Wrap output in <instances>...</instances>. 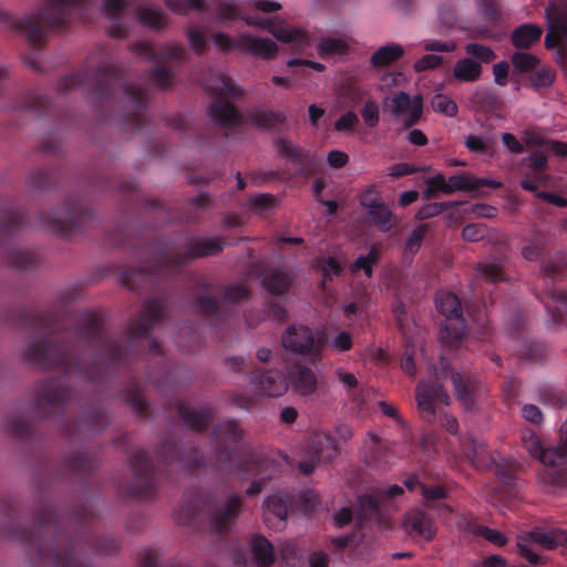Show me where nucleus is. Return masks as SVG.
<instances>
[{"label":"nucleus","instance_id":"obj_64","mask_svg":"<svg viewBox=\"0 0 567 567\" xmlns=\"http://www.w3.org/2000/svg\"><path fill=\"white\" fill-rule=\"evenodd\" d=\"M432 109L435 112L442 113L447 116H455L458 107L456 103L444 94H436L431 101Z\"/></svg>","mask_w":567,"mask_h":567},{"label":"nucleus","instance_id":"obj_49","mask_svg":"<svg viewBox=\"0 0 567 567\" xmlns=\"http://www.w3.org/2000/svg\"><path fill=\"white\" fill-rule=\"evenodd\" d=\"M546 246V235L540 230H535L522 248V256L528 261H536L543 256Z\"/></svg>","mask_w":567,"mask_h":567},{"label":"nucleus","instance_id":"obj_63","mask_svg":"<svg viewBox=\"0 0 567 567\" xmlns=\"http://www.w3.org/2000/svg\"><path fill=\"white\" fill-rule=\"evenodd\" d=\"M539 401L546 405H551L556 409H561L566 404V398L560 391L553 386H543L538 392Z\"/></svg>","mask_w":567,"mask_h":567},{"label":"nucleus","instance_id":"obj_34","mask_svg":"<svg viewBox=\"0 0 567 567\" xmlns=\"http://www.w3.org/2000/svg\"><path fill=\"white\" fill-rule=\"evenodd\" d=\"M449 187L451 194L455 190L477 192L483 187L497 189L502 184L497 181L489 178H478L466 174H456L449 178Z\"/></svg>","mask_w":567,"mask_h":567},{"label":"nucleus","instance_id":"obj_18","mask_svg":"<svg viewBox=\"0 0 567 567\" xmlns=\"http://www.w3.org/2000/svg\"><path fill=\"white\" fill-rule=\"evenodd\" d=\"M338 453V444L333 437L322 432L311 433L302 444L303 460L299 462V470L310 475L320 463H328Z\"/></svg>","mask_w":567,"mask_h":567},{"label":"nucleus","instance_id":"obj_44","mask_svg":"<svg viewBox=\"0 0 567 567\" xmlns=\"http://www.w3.org/2000/svg\"><path fill=\"white\" fill-rule=\"evenodd\" d=\"M482 75V65L472 58H463L456 61L453 76L458 82H475Z\"/></svg>","mask_w":567,"mask_h":567},{"label":"nucleus","instance_id":"obj_35","mask_svg":"<svg viewBox=\"0 0 567 567\" xmlns=\"http://www.w3.org/2000/svg\"><path fill=\"white\" fill-rule=\"evenodd\" d=\"M289 378L295 390L301 395L313 394L317 390V377L309 367L293 365L289 371Z\"/></svg>","mask_w":567,"mask_h":567},{"label":"nucleus","instance_id":"obj_16","mask_svg":"<svg viewBox=\"0 0 567 567\" xmlns=\"http://www.w3.org/2000/svg\"><path fill=\"white\" fill-rule=\"evenodd\" d=\"M70 390L63 378H49L37 385L34 409L42 419L62 415L69 404Z\"/></svg>","mask_w":567,"mask_h":567},{"label":"nucleus","instance_id":"obj_60","mask_svg":"<svg viewBox=\"0 0 567 567\" xmlns=\"http://www.w3.org/2000/svg\"><path fill=\"white\" fill-rule=\"evenodd\" d=\"M276 205V197L270 194H257L247 199V206L252 213L262 214Z\"/></svg>","mask_w":567,"mask_h":567},{"label":"nucleus","instance_id":"obj_8","mask_svg":"<svg viewBox=\"0 0 567 567\" xmlns=\"http://www.w3.org/2000/svg\"><path fill=\"white\" fill-rule=\"evenodd\" d=\"M450 378L457 400L471 410L481 395V381L475 374L455 371L443 358L439 367H434V373L427 381H420L415 389L417 409L426 422L436 419V403L447 405L450 396L442 384V379Z\"/></svg>","mask_w":567,"mask_h":567},{"label":"nucleus","instance_id":"obj_4","mask_svg":"<svg viewBox=\"0 0 567 567\" xmlns=\"http://www.w3.org/2000/svg\"><path fill=\"white\" fill-rule=\"evenodd\" d=\"M157 465L147 451L140 449L130 456L133 481L123 493L127 498L146 502L157 497L159 484L174 482L175 470H199L207 464V457L196 446H179L166 437L155 449Z\"/></svg>","mask_w":567,"mask_h":567},{"label":"nucleus","instance_id":"obj_20","mask_svg":"<svg viewBox=\"0 0 567 567\" xmlns=\"http://www.w3.org/2000/svg\"><path fill=\"white\" fill-rule=\"evenodd\" d=\"M212 39L216 48L221 52H228L236 48L264 59H271L278 52V47L272 40L260 39L250 34H243L235 40L226 33L217 32Z\"/></svg>","mask_w":567,"mask_h":567},{"label":"nucleus","instance_id":"obj_5","mask_svg":"<svg viewBox=\"0 0 567 567\" xmlns=\"http://www.w3.org/2000/svg\"><path fill=\"white\" fill-rule=\"evenodd\" d=\"M217 460L240 477L254 476L246 495L256 496L267 486L277 472V464L264 453L239 446L243 430L236 420L216 424L212 431Z\"/></svg>","mask_w":567,"mask_h":567},{"label":"nucleus","instance_id":"obj_24","mask_svg":"<svg viewBox=\"0 0 567 567\" xmlns=\"http://www.w3.org/2000/svg\"><path fill=\"white\" fill-rule=\"evenodd\" d=\"M277 153L289 161L301 175H310L315 168V162L309 151L295 145L286 137H277L274 142Z\"/></svg>","mask_w":567,"mask_h":567},{"label":"nucleus","instance_id":"obj_48","mask_svg":"<svg viewBox=\"0 0 567 567\" xmlns=\"http://www.w3.org/2000/svg\"><path fill=\"white\" fill-rule=\"evenodd\" d=\"M25 224V216L18 209H6L0 213V237L10 236Z\"/></svg>","mask_w":567,"mask_h":567},{"label":"nucleus","instance_id":"obj_27","mask_svg":"<svg viewBox=\"0 0 567 567\" xmlns=\"http://www.w3.org/2000/svg\"><path fill=\"white\" fill-rule=\"evenodd\" d=\"M251 384L258 394L267 396H280L288 388L286 378L277 370L256 371Z\"/></svg>","mask_w":567,"mask_h":567},{"label":"nucleus","instance_id":"obj_17","mask_svg":"<svg viewBox=\"0 0 567 567\" xmlns=\"http://www.w3.org/2000/svg\"><path fill=\"white\" fill-rule=\"evenodd\" d=\"M281 343L286 350L307 357L312 364H316L322 359L327 339L324 334L315 337L307 326L291 324L284 332Z\"/></svg>","mask_w":567,"mask_h":567},{"label":"nucleus","instance_id":"obj_28","mask_svg":"<svg viewBox=\"0 0 567 567\" xmlns=\"http://www.w3.org/2000/svg\"><path fill=\"white\" fill-rule=\"evenodd\" d=\"M177 413L183 423L197 433H204L213 420L212 409L197 410L186 401L177 402Z\"/></svg>","mask_w":567,"mask_h":567},{"label":"nucleus","instance_id":"obj_51","mask_svg":"<svg viewBox=\"0 0 567 567\" xmlns=\"http://www.w3.org/2000/svg\"><path fill=\"white\" fill-rule=\"evenodd\" d=\"M320 58L326 59L333 55H343L348 53V43L340 38H322L316 44Z\"/></svg>","mask_w":567,"mask_h":567},{"label":"nucleus","instance_id":"obj_12","mask_svg":"<svg viewBox=\"0 0 567 567\" xmlns=\"http://www.w3.org/2000/svg\"><path fill=\"white\" fill-rule=\"evenodd\" d=\"M206 90L217 99L207 109V113L213 122L221 127L239 125L241 116L238 109L231 102L224 100V97L239 99L243 95V89L231 78L219 73L210 79Z\"/></svg>","mask_w":567,"mask_h":567},{"label":"nucleus","instance_id":"obj_30","mask_svg":"<svg viewBox=\"0 0 567 567\" xmlns=\"http://www.w3.org/2000/svg\"><path fill=\"white\" fill-rule=\"evenodd\" d=\"M246 117L254 126L265 131L276 130L287 120L284 112L266 110L261 106H255L248 110Z\"/></svg>","mask_w":567,"mask_h":567},{"label":"nucleus","instance_id":"obj_43","mask_svg":"<svg viewBox=\"0 0 567 567\" xmlns=\"http://www.w3.org/2000/svg\"><path fill=\"white\" fill-rule=\"evenodd\" d=\"M543 30L536 24H522L512 34V43L517 49H528L538 42Z\"/></svg>","mask_w":567,"mask_h":567},{"label":"nucleus","instance_id":"obj_13","mask_svg":"<svg viewBox=\"0 0 567 567\" xmlns=\"http://www.w3.org/2000/svg\"><path fill=\"white\" fill-rule=\"evenodd\" d=\"M218 16L221 20L243 19L249 25L260 27L268 30L277 40L291 43L296 49L303 50L310 47V37L300 29L287 28L271 19L257 18L245 14L238 7L229 2H223L218 8Z\"/></svg>","mask_w":567,"mask_h":567},{"label":"nucleus","instance_id":"obj_52","mask_svg":"<svg viewBox=\"0 0 567 567\" xmlns=\"http://www.w3.org/2000/svg\"><path fill=\"white\" fill-rule=\"evenodd\" d=\"M489 464L495 465V474L504 485H515L517 478V471L519 468V465L515 461L508 458L496 461L493 457V461H489Z\"/></svg>","mask_w":567,"mask_h":567},{"label":"nucleus","instance_id":"obj_31","mask_svg":"<svg viewBox=\"0 0 567 567\" xmlns=\"http://www.w3.org/2000/svg\"><path fill=\"white\" fill-rule=\"evenodd\" d=\"M203 496L198 492L186 493L183 496L178 509L175 512L176 522L179 525L190 526L195 523L203 508Z\"/></svg>","mask_w":567,"mask_h":567},{"label":"nucleus","instance_id":"obj_59","mask_svg":"<svg viewBox=\"0 0 567 567\" xmlns=\"http://www.w3.org/2000/svg\"><path fill=\"white\" fill-rule=\"evenodd\" d=\"M427 230V224H420L411 231L404 244L405 255L414 256L420 250Z\"/></svg>","mask_w":567,"mask_h":567},{"label":"nucleus","instance_id":"obj_11","mask_svg":"<svg viewBox=\"0 0 567 567\" xmlns=\"http://www.w3.org/2000/svg\"><path fill=\"white\" fill-rule=\"evenodd\" d=\"M249 291L244 285L215 286L198 280L192 299L194 310L206 319L224 320L225 303H235L248 298Z\"/></svg>","mask_w":567,"mask_h":567},{"label":"nucleus","instance_id":"obj_39","mask_svg":"<svg viewBox=\"0 0 567 567\" xmlns=\"http://www.w3.org/2000/svg\"><path fill=\"white\" fill-rule=\"evenodd\" d=\"M262 287L271 295L282 296L285 295L290 286L291 278L288 274L278 270L269 269L261 278Z\"/></svg>","mask_w":567,"mask_h":567},{"label":"nucleus","instance_id":"obj_26","mask_svg":"<svg viewBox=\"0 0 567 567\" xmlns=\"http://www.w3.org/2000/svg\"><path fill=\"white\" fill-rule=\"evenodd\" d=\"M103 12L111 21L106 28L110 37L124 39L130 34V24L123 20V17L130 12L125 0H105Z\"/></svg>","mask_w":567,"mask_h":567},{"label":"nucleus","instance_id":"obj_6","mask_svg":"<svg viewBox=\"0 0 567 567\" xmlns=\"http://www.w3.org/2000/svg\"><path fill=\"white\" fill-rule=\"evenodd\" d=\"M225 246L221 237H202L188 243L183 252L174 247L156 241L151 247L147 261L140 268L125 267L120 274L121 284L131 289L140 290L142 282L173 278L187 262L219 254Z\"/></svg>","mask_w":567,"mask_h":567},{"label":"nucleus","instance_id":"obj_50","mask_svg":"<svg viewBox=\"0 0 567 567\" xmlns=\"http://www.w3.org/2000/svg\"><path fill=\"white\" fill-rule=\"evenodd\" d=\"M365 449L368 462L378 466L388 465L390 463L388 460L389 450L383 444L380 436L370 433L369 442L365 443Z\"/></svg>","mask_w":567,"mask_h":567},{"label":"nucleus","instance_id":"obj_29","mask_svg":"<svg viewBox=\"0 0 567 567\" xmlns=\"http://www.w3.org/2000/svg\"><path fill=\"white\" fill-rule=\"evenodd\" d=\"M404 526L411 536L420 537L424 540H432L436 534L435 525L432 518L424 512L415 509L406 514Z\"/></svg>","mask_w":567,"mask_h":567},{"label":"nucleus","instance_id":"obj_46","mask_svg":"<svg viewBox=\"0 0 567 567\" xmlns=\"http://www.w3.org/2000/svg\"><path fill=\"white\" fill-rule=\"evenodd\" d=\"M135 19L153 30H162L167 24L164 13L150 4L140 6L136 10Z\"/></svg>","mask_w":567,"mask_h":567},{"label":"nucleus","instance_id":"obj_9","mask_svg":"<svg viewBox=\"0 0 567 567\" xmlns=\"http://www.w3.org/2000/svg\"><path fill=\"white\" fill-rule=\"evenodd\" d=\"M524 446L545 466L538 473L542 488L548 494L567 491V420L560 426L557 446L544 447L534 433L524 437Z\"/></svg>","mask_w":567,"mask_h":567},{"label":"nucleus","instance_id":"obj_61","mask_svg":"<svg viewBox=\"0 0 567 567\" xmlns=\"http://www.w3.org/2000/svg\"><path fill=\"white\" fill-rule=\"evenodd\" d=\"M512 64L515 71L532 72L539 64L537 56L526 52H516L512 55Z\"/></svg>","mask_w":567,"mask_h":567},{"label":"nucleus","instance_id":"obj_38","mask_svg":"<svg viewBox=\"0 0 567 567\" xmlns=\"http://www.w3.org/2000/svg\"><path fill=\"white\" fill-rule=\"evenodd\" d=\"M548 301L545 302L547 311L550 313L551 322L561 324L567 311V291L547 288Z\"/></svg>","mask_w":567,"mask_h":567},{"label":"nucleus","instance_id":"obj_23","mask_svg":"<svg viewBox=\"0 0 567 567\" xmlns=\"http://www.w3.org/2000/svg\"><path fill=\"white\" fill-rule=\"evenodd\" d=\"M109 422L110 417L105 409L93 404L85 409L78 420L65 425V435L69 440L75 441L76 436H85L86 434L103 431Z\"/></svg>","mask_w":567,"mask_h":567},{"label":"nucleus","instance_id":"obj_14","mask_svg":"<svg viewBox=\"0 0 567 567\" xmlns=\"http://www.w3.org/2000/svg\"><path fill=\"white\" fill-rule=\"evenodd\" d=\"M435 303L439 312L444 317L440 328L441 340L446 347L456 349L461 346L466 331L461 301L452 292H439Z\"/></svg>","mask_w":567,"mask_h":567},{"label":"nucleus","instance_id":"obj_7","mask_svg":"<svg viewBox=\"0 0 567 567\" xmlns=\"http://www.w3.org/2000/svg\"><path fill=\"white\" fill-rule=\"evenodd\" d=\"M93 3L92 0H44L38 9L37 17L17 18L0 9V23L20 32L30 45L40 50L47 28L63 31L74 20L85 21Z\"/></svg>","mask_w":567,"mask_h":567},{"label":"nucleus","instance_id":"obj_2","mask_svg":"<svg viewBox=\"0 0 567 567\" xmlns=\"http://www.w3.org/2000/svg\"><path fill=\"white\" fill-rule=\"evenodd\" d=\"M9 515L10 538L30 547L43 566L92 567L89 559L82 557L84 544L101 556L115 555L121 547L117 538L94 534L91 527L96 514L89 506L58 514L51 505H43L34 513L29 527H21L19 517Z\"/></svg>","mask_w":567,"mask_h":567},{"label":"nucleus","instance_id":"obj_62","mask_svg":"<svg viewBox=\"0 0 567 567\" xmlns=\"http://www.w3.org/2000/svg\"><path fill=\"white\" fill-rule=\"evenodd\" d=\"M464 50L467 55L475 58L480 63H491L496 59L495 52L484 44L467 43Z\"/></svg>","mask_w":567,"mask_h":567},{"label":"nucleus","instance_id":"obj_36","mask_svg":"<svg viewBox=\"0 0 567 567\" xmlns=\"http://www.w3.org/2000/svg\"><path fill=\"white\" fill-rule=\"evenodd\" d=\"M461 449L464 456L477 468L485 467L489 465V461H493V456L483 441L470 437L462 441Z\"/></svg>","mask_w":567,"mask_h":567},{"label":"nucleus","instance_id":"obj_54","mask_svg":"<svg viewBox=\"0 0 567 567\" xmlns=\"http://www.w3.org/2000/svg\"><path fill=\"white\" fill-rule=\"evenodd\" d=\"M476 280H483L488 284H496L505 280V275L499 264L480 262L476 266Z\"/></svg>","mask_w":567,"mask_h":567},{"label":"nucleus","instance_id":"obj_45","mask_svg":"<svg viewBox=\"0 0 567 567\" xmlns=\"http://www.w3.org/2000/svg\"><path fill=\"white\" fill-rule=\"evenodd\" d=\"M6 258L12 267L21 270L34 268L39 264V256L35 251L20 247L10 248Z\"/></svg>","mask_w":567,"mask_h":567},{"label":"nucleus","instance_id":"obj_33","mask_svg":"<svg viewBox=\"0 0 567 567\" xmlns=\"http://www.w3.org/2000/svg\"><path fill=\"white\" fill-rule=\"evenodd\" d=\"M365 223L381 233H389L396 225V217L386 203L372 207L365 212Z\"/></svg>","mask_w":567,"mask_h":567},{"label":"nucleus","instance_id":"obj_3","mask_svg":"<svg viewBox=\"0 0 567 567\" xmlns=\"http://www.w3.org/2000/svg\"><path fill=\"white\" fill-rule=\"evenodd\" d=\"M124 73L122 64H114L111 59L103 58L97 66H89L62 78L56 89L66 94L76 87L86 86L91 97L101 106H111L117 95H122L130 103V109L123 114L122 124L132 132H138L148 122L147 90L125 81Z\"/></svg>","mask_w":567,"mask_h":567},{"label":"nucleus","instance_id":"obj_37","mask_svg":"<svg viewBox=\"0 0 567 567\" xmlns=\"http://www.w3.org/2000/svg\"><path fill=\"white\" fill-rule=\"evenodd\" d=\"M121 396L125 403H127L133 412L140 417L148 416V403L143 398L142 384L136 381H131L121 390Z\"/></svg>","mask_w":567,"mask_h":567},{"label":"nucleus","instance_id":"obj_1","mask_svg":"<svg viewBox=\"0 0 567 567\" xmlns=\"http://www.w3.org/2000/svg\"><path fill=\"white\" fill-rule=\"evenodd\" d=\"M165 306L164 298L146 299L118 340L109 336L103 317L90 310L63 317L55 311H24L20 323L33 336L23 358L44 370L58 369L106 384L112 375L137 359L144 343L152 355L162 358L161 344L150 336L153 327L165 320Z\"/></svg>","mask_w":567,"mask_h":567},{"label":"nucleus","instance_id":"obj_40","mask_svg":"<svg viewBox=\"0 0 567 567\" xmlns=\"http://www.w3.org/2000/svg\"><path fill=\"white\" fill-rule=\"evenodd\" d=\"M251 554L254 561L259 567H269L275 561L272 544L264 536L256 535L251 539Z\"/></svg>","mask_w":567,"mask_h":567},{"label":"nucleus","instance_id":"obj_47","mask_svg":"<svg viewBox=\"0 0 567 567\" xmlns=\"http://www.w3.org/2000/svg\"><path fill=\"white\" fill-rule=\"evenodd\" d=\"M358 503L362 512L363 519L381 517L385 507V504L382 501V495L379 494L377 489L370 494L359 496Z\"/></svg>","mask_w":567,"mask_h":567},{"label":"nucleus","instance_id":"obj_55","mask_svg":"<svg viewBox=\"0 0 567 567\" xmlns=\"http://www.w3.org/2000/svg\"><path fill=\"white\" fill-rule=\"evenodd\" d=\"M265 519H269V515L275 516L284 522L288 515V503L284 496L274 494L265 499Z\"/></svg>","mask_w":567,"mask_h":567},{"label":"nucleus","instance_id":"obj_21","mask_svg":"<svg viewBox=\"0 0 567 567\" xmlns=\"http://www.w3.org/2000/svg\"><path fill=\"white\" fill-rule=\"evenodd\" d=\"M547 33L545 45L555 49L561 44V51H567V0H550L545 10Z\"/></svg>","mask_w":567,"mask_h":567},{"label":"nucleus","instance_id":"obj_53","mask_svg":"<svg viewBox=\"0 0 567 567\" xmlns=\"http://www.w3.org/2000/svg\"><path fill=\"white\" fill-rule=\"evenodd\" d=\"M6 430L13 436L27 440L32 435L31 423L20 414L9 415L4 421Z\"/></svg>","mask_w":567,"mask_h":567},{"label":"nucleus","instance_id":"obj_19","mask_svg":"<svg viewBox=\"0 0 567 567\" xmlns=\"http://www.w3.org/2000/svg\"><path fill=\"white\" fill-rule=\"evenodd\" d=\"M244 507L243 498L236 494L214 497L207 504L209 528L215 534H225L236 523Z\"/></svg>","mask_w":567,"mask_h":567},{"label":"nucleus","instance_id":"obj_58","mask_svg":"<svg viewBox=\"0 0 567 567\" xmlns=\"http://www.w3.org/2000/svg\"><path fill=\"white\" fill-rule=\"evenodd\" d=\"M190 49L196 55H204L208 49L207 34L202 28H187L185 31Z\"/></svg>","mask_w":567,"mask_h":567},{"label":"nucleus","instance_id":"obj_15","mask_svg":"<svg viewBox=\"0 0 567 567\" xmlns=\"http://www.w3.org/2000/svg\"><path fill=\"white\" fill-rule=\"evenodd\" d=\"M40 218L53 233L71 238L93 220V213L72 198L64 203L61 213L41 214Z\"/></svg>","mask_w":567,"mask_h":567},{"label":"nucleus","instance_id":"obj_22","mask_svg":"<svg viewBox=\"0 0 567 567\" xmlns=\"http://www.w3.org/2000/svg\"><path fill=\"white\" fill-rule=\"evenodd\" d=\"M548 158L542 151H534L522 162L520 187L526 192H536L542 186L549 185L551 177L547 173Z\"/></svg>","mask_w":567,"mask_h":567},{"label":"nucleus","instance_id":"obj_57","mask_svg":"<svg viewBox=\"0 0 567 567\" xmlns=\"http://www.w3.org/2000/svg\"><path fill=\"white\" fill-rule=\"evenodd\" d=\"M380 258V252L377 247H372L370 251L364 256H359L355 261L351 265V272L355 274L360 270H363L364 275L368 278L372 277L373 266L378 262Z\"/></svg>","mask_w":567,"mask_h":567},{"label":"nucleus","instance_id":"obj_25","mask_svg":"<svg viewBox=\"0 0 567 567\" xmlns=\"http://www.w3.org/2000/svg\"><path fill=\"white\" fill-rule=\"evenodd\" d=\"M391 110L393 115L404 116L403 125L405 128H410L415 125L422 116V99L419 95L411 97L408 93L401 91L392 97Z\"/></svg>","mask_w":567,"mask_h":567},{"label":"nucleus","instance_id":"obj_10","mask_svg":"<svg viewBox=\"0 0 567 567\" xmlns=\"http://www.w3.org/2000/svg\"><path fill=\"white\" fill-rule=\"evenodd\" d=\"M131 50L135 55L157 63L147 71V78L154 86L163 90L171 87L175 79L169 65L182 63L188 56L183 44L176 42L158 45L138 42Z\"/></svg>","mask_w":567,"mask_h":567},{"label":"nucleus","instance_id":"obj_41","mask_svg":"<svg viewBox=\"0 0 567 567\" xmlns=\"http://www.w3.org/2000/svg\"><path fill=\"white\" fill-rule=\"evenodd\" d=\"M567 270V256L557 254L544 259L540 264V271L545 281L551 282L561 280Z\"/></svg>","mask_w":567,"mask_h":567},{"label":"nucleus","instance_id":"obj_56","mask_svg":"<svg viewBox=\"0 0 567 567\" xmlns=\"http://www.w3.org/2000/svg\"><path fill=\"white\" fill-rule=\"evenodd\" d=\"M556 74L553 69L548 66H543L539 69H535L529 74L528 81L529 85L536 90L539 91L542 89H548L555 82Z\"/></svg>","mask_w":567,"mask_h":567},{"label":"nucleus","instance_id":"obj_42","mask_svg":"<svg viewBox=\"0 0 567 567\" xmlns=\"http://www.w3.org/2000/svg\"><path fill=\"white\" fill-rule=\"evenodd\" d=\"M404 55V48L399 43H389L380 47L370 59L371 65L374 68L388 66Z\"/></svg>","mask_w":567,"mask_h":567},{"label":"nucleus","instance_id":"obj_32","mask_svg":"<svg viewBox=\"0 0 567 567\" xmlns=\"http://www.w3.org/2000/svg\"><path fill=\"white\" fill-rule=\"evenodd\" d=\"M100 460L95 453L76 451L66 460L68 470L76 477L84 478L99 466Z\"/></svg>","mask_w":567,"mask_h":567}]
</instances>
